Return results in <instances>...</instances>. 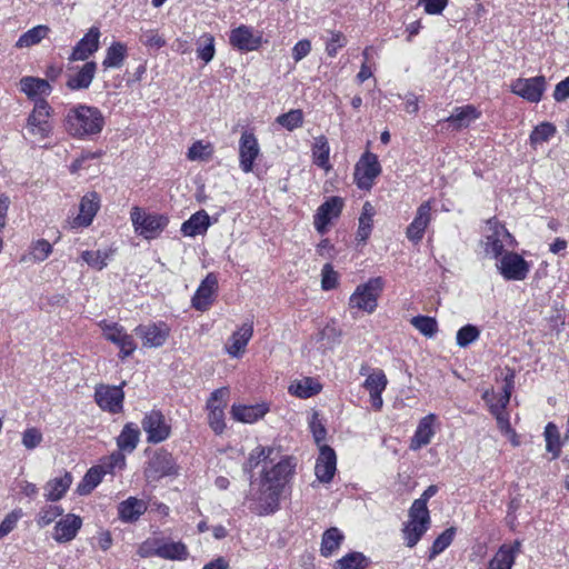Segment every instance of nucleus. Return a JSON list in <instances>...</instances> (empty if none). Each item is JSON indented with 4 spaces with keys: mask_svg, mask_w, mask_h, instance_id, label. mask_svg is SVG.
I'll use <instances>...</instances> for the list:
<instances>
[{
    "mask_svg": "<svg viewBox=\"0 0 569 569\" xmlns=\"http://www.w3.org/2000/svg\"><path fill=\"white\" fill-rule=\"evenodd\" d=\"M296 459L286 456L270 468H263L257 486L251 481L246 496L248 508L257 516H269L280 509V500L295 475Z\"/></svg>",
    "mask_w": 569,
    "mask_h": 569,
    "instance_id": "obj_1",
    "label": "nucleus"
},
{
    "mask_svg": "<svg viewBox=\"0 0 569 569\" xmlns=\"http://www.w3.org/2000/svg\"><path fill=\"white\" fill-rule=\"evenodd\" d=\"M64 126L72 137L83 139L102 131L104 117L97 107L77 104L68 110Z\"/></svg>",
    "mask_w": 569,
    "mask_h": 569,
    "instance_id": "obj_2",
    "label": "nucleus"
},
{
    "mask_svg": "<svg viewBox=\"0 0 569 569\" xmlns=\"http://www.w3.org/2000/svg\"><path fill=\"white\" fill-rule=\"evenodd\" d=\"M383 288L385 281L381 277L370 278L367 282L357 286L349 297V309L360 310L369 315L373 313L378 307V299Z\"/></svg>",
    "mask_w": 569,
    "mask_h": 569,
    "instance_id": "obj_3",
    "label": "nucleus"
},
{
    "mask_svg": "<svg viewBox=\"0 0 569 569\" xmlns=\"http://www.w3.org/2000/svg\"><path fill=\"white\" fill-rule=\"evenodd\" d=\"M52 108L44 99H38L33 109L27 118L26 129L34 139L42 141L50 137L52 132V122L50 120Z\"/></svg>",
    "mask_w": 569,
    "mask_h": 569,
    "instance_id": "obj_4",
    "label": "nucleus"
},
{
    "mask_svg": "<svg viewBox=\"0 0 569 569\" xmlns=\"http://www.w3.org/2000/svg\"><path fill=\"white\" fill-rule=\"evenodd\" d=\"M130 218L136 233L144 239H156L168 223L163 214L147 213L139 207L132 208Z\"/></svg>",
    "mask_w": 569,
    "mask_h": 569,
    "instance_id": "obj_5",
    "label": "nucleus"
},
{
    "mask_svg": "<svg viewBox=\"0 0 569 569\" xmlns=\"http://www.w3.org/2000/svg\"><path fill=\"white\" fill-rule=\"evenodd\" d=\"M178 473L179 467L176 459L163 449L156 450L144 468V477L150 481H158L164 477L177 476Z\"/></svg>",
    "mask_w": 569,
    "mask_h": 569,
    "instance_id": "obj_6",
    "label": "nucleus"
},
{
    "mask_svg": "<svg viewBox=\"0 0 569 569\" xmlns=\"http://www.w3.org/2000/svg\"><path fill=\"white\" fill-rule=\"evenodd\" d=\"M431 523L429 511L409 509L408 521L403 523L402 537L408 548H413L423 535L429 530Z\"/></svg>",
    "mask_w": 569,
    "mask_h": 569,
    "instance_id": "obj_7",
    "label": "nucleus"
},
{
    "mask_svg": "<svg viewBox=\"0 0 569 569\" xmlns=\"http://www.w3.org/2000/svg\"><path fill=\"white\" fill-rule=\"evenodd\" d=\"M488 233L485 240V251L497 259L503 256L505 247H513L515 239L510 232L496 219L488 221Z\"/></svg>",
    "mask_w": 569,
    "mask_h": 569,
    "instance_id": "obj_8",
    "label": "nucleus"
},
{
    "mask_svg": "<svg viewBox=\"0 0 569 569\" xmlns=\"http://www.w3.org/2000/svg\"><path fill=\"white\" fill-rule=\"evenodd\" d=\"M381 173L377 154L366 151L355 166V182L361 190H370L375 179Z\"/></svg>",
    "mask_w": 569,
    "mask_h": 569,
    "instance_id": "obj_9",
    "label": "nucleus"
},
{
    "mask_svg": "<svg viewBox=\"0 0 569 569\" xmlns=\"http://www.w3.org/2000/svg\"><path fill=\"white\" fill-rule=\"evenodd\" d=\"M120 386H110L100 383L94 388V400L98 407L109 413H120L123 409L124 392Z\"/></svg>",
    "mask_w": 569,
    "mask_h": 569,
    "instance_id": "obj_10",
    "label": "nucleus"
},
{
    "mask_svg": "<svg viewBox=\"0 0 569 569\" xmlns=\"http://www.w3.org/2000/svg\"><path fill=\"white\" fill-rule=\"evenodd\" d=\"M99 327L102 329L103 337L119 347L120 358L124 359L133 353L137 349L132 336L128 335L122 326L117 322H108L102 320L99 322Z\"/></svg>",
    "mask_w": 569,
    "mask_h": 569,
    "instance_id": "obj_11",
    "label": "nucleus"
},
{
    "mask_svg": "<svg viewBox=\"0 0 569 569\" xmlns=\"http://www.w3.org/2000/svg\"><path fill=\"white\" fill-rule=\"evenodd\" d=\"M141 423L142 429L147 433V441L149 443H159L170 437L171 427L159 410H152L146 413Z\"/></svg>",
    "mask_w": 569,
    "mask_h": 569,
    "instance_id": "obj_12",
    "label": "nucleus"
},
{
    "mask_svg": "<svg viewBox=\"0 0 569 569\" xmlns=\"http://www.w3.org/2000/svg\"><path fill=\"white\" fill-rule=\"evenodd\" d=\"M498 269L506 280H525L530 271L529 263L516 252H506L498 264Z\"/></svg>",
    "mask_w": 569,
    "mask_h": 569,
    "instance_id": "obj_13",
    "label": "nucleus"
},
{
    "mask_svg": "<svg viewBox=\"0 0 569 569\" xmlns=\"http://www.w3.org/2000/svg\"><path fill=\"white\" fill-rule=\"evenodd\" d=\"M546 90V79L543 76L532 78H518L511 84V91L526 99L529 102H539Z\"/></svg>",
    "mask_w": 569,
    "mask_h": 569,
    "instance_id": "obj_14",
    "label": "nucleus"
},
{
    "mask_svg": "<svg viewBox=\"0 0 569 569\" xmlns=\"http://www.w3.org/2000/svg\"><path fill=\"white\" fill-rule=\"evenodd\" d=\"M146 348H159L163 346L170 336V327L166 322L139 325L134 329Z\"/></svg>",
    "mask_w": 569,
    "mask_h": 569,
    "instance_id": "obj_15",
    "label": "nucleus"
},
{
    "mask_svg": "<svg viewBox=\"0 0 569 569\" xmlns=\"http://www.w3.org/2000/svg\"><path fill=\"white\" fill-rule=\"evenodd\" d=\"M260 156V146L256 136L243 131L239 139V167L244 173L253 170L254 162Z\"/></svg>",
    "mask_w": 569,
    "mask_h": 569,
    "instance_id": "obj_16",
    "label": "nucleus"
},
{
    "mask_svg": "<svg viewBox=\"0 0 569 569\" xmlns=\"http://www.w3.org/2000/svg\"><path fill=\"white\" fill-rule=\"evenodd\" d=\"M100 36L99 28L96 26L91 27L73 47L68 57L69 62L86 61L96 53L100 48Z\"/></svg>",
    "mask_w": 569,
    "mask_h": 569,
    "instance_id": "obj_17",
    "label": "nucleus"
},
{
    "mask_svg": "<svg viewBox=\"0 0 569 569\" xmlns=\"http://www.w3.org/2000/svg\"><path fill=\"white\" fill-rule=\"evenodd\" d=\"M431 210L430 201H425L418 207L412 222L406 230V236L412 243L417 244L422 240L425 231L431 222Z\"/></svg>",
    "mask_w": 569,
    "mask_h": 569,
    "instance_id": "obj_18",
    "label": "nucleus"
},
{
    "mask_svg": "<svg viewBox=\"0 0 569 569\" xmlns=\"http://www.w3.org/2000/svg\"><path fill=\"white\" fill-rule=\"evenodd\" d=\"M513 378L515 375L512 372L506 376L502 392L499 395H497L492 389H488L483 392L482 399L488 405L491 413L506 411L513 389Z\"/></svg>",
    "mask_w": 569,
    "mask_h": 569,
    "instance_id": "obj_19",
    "label": "nucleus"
},
{
    "mask_svg": "<svg viewBox=\"0 0 569 569\" xmlns=\"http://www.w3.org/2000/svg\"><path fill=\"white\" fill-rule=\"evenodd\" d=\"M337 470V456L332 448L327 445L320 447V453L315 466L317 479L322 483H329Z\"/></svg>",
    "mask_w": 569,
    "mask_h": 569,
    "instance_id": "obj_20",
    "label": "nucleus"
},
{
    "mask_svg": "<svg viewBox=\"0 0 569 569\" xmlns=\"http://www.w3.org/2000/svg\"><path fill=\"white\" fill-rule=\"evenodd\" d=\"M342 207L343 202L339 197H331L326 200L315 214L313 224L316 230L321 234L325 233L331 219L340 214Z\"/></svg>",
    "mask_w": 569,
    "mask_h": 569,
    "instance_id": "obj_21",
    "label": "nucleus"
},
{
    "mask_svg": "<svg viewBox=\"0 0 569 569\" xmlns=\"http://www.w3.org/2000/svg\"><path fill=\"white\" fill-rule=\"evenodd\" d=\"M388 385V379L381 369L373 370L365 380L363 388L370 395V402L376 411L381 410L383 406L382 392Z\"/></svg>",
    "mask_w": 569,
    "mask_h": 569,
    "instance_id": "obj_22",
    "label": "nucleus"
},
{
    "mask_svg": "<svg viewBox=\"0 0 569 569\" xmlns=\"http://www.w3.org/2000/svg\"><path fill=\"white\" fill-rule=\"evenodd\" d=\"M229 42L240 51H253L261 44V36L248 26H240L230 32Z\"/></svg>",
    "mask_w": 569,
    "mask_h": 569,
    "instance_id": "obj_23",
    "label": "nucleus"
},
{
    "mask_svg": "<svg viewBox=\"0 0 569 569\" xmlns=\"http://www.w3.org/2000/svg\"><path fill=\"white\" fill-rule=\"evenodd\" d=\"M218 289V279L213 273H209L198 287L192 297L191 303L196 310L206 311L212 305L213 295Z\"/></svg>",
    "mask_w": 569,
    "mask_h": 569,
    "instance_id": "obj_24",
    "label": "nucleus"
},
{
    "mask_svg": "<svg viewBox=\"0 0 569 569\" xmlns=\"http://www.w3.org/2000/svg\"><path fill=\"white\" fill-rule=\"evenodd\" d=\"M481 117V111L473 104L456 107L452 113L445 119L452 130L460 131L468 128L472 122Z\"/></svg>",
    "mask_w": 569,
    "mask_h": 569,
    "instance_id": "obj_25",
    "label": "nucleus"
},
{
    "mask_svg": "<svg viewBox=\"0 0 569 569\" xmlns=\"http://www.w3.org/2000/svg\"><path fill=\"white\" fill-rule=\"evenodd\" d=\"M97 68L98 66L94 61H87L78 68L77 72L68 76L67 88L72 91L88 89L96 77Z\"/></svg>",
    "mask_w": 569,
    "mask_h": 569,
    "instance_id": "obj_26",
    "label": "nucleus"
},
{
    "mask_svg": "<svg viewBox=\"0 0 569 569\" xmlns=\"http://www.w3.org/2000/svg\"><path fill=\"white\" fill-rule=\"evenodd\" d=\"M521 542L516 540L511 545L503 543L499 547L487 569H512L516 557L520 552Z\"/></svg>",
    "mask_w": 569,
    "mask_h": 569,
    "instance_id": "obj_27",
    "label": "nucleus"
},
{
    "mask_svg": "<svg viewBox=\"0 0 569 569\" xmlns=\"http://www.w3.org/2000/svg\"><path fill=\"white\" fill-rule=\"evenodd\" d=\"M82 526V519L73 513H68L54 526L53 539L57 542H68L76 538Z\"/></svg>",
    "mask_w": 569,
    "mask_h": 569,
    "instance_id": "obj_28",
    "label": "nucleus"
},
{
    "mask_svg": "<svg viewBox=\"0 0 569 569\" xmlns=\"http://www.w3.org/2000/svg\"><path fill=\"white\" fill-rule=\"evenodd\" d=\"M436 420V416L433 413L427 415L423 417L415 431V435L412 436L410 440L409 448L412 451H417L421 449L422 447H426L431 442V439L435 436V429L433 423Z\"/></svg>",
    "mask_w": 569,
    "mask_h": 569,
    "instance_id": "obj_29",
    "label": "nucleus"
},
{
    "mask_svg": "<svg viewBox=\"0 0 569 569\" xmlns=\"http://www.w3.org/2000/svg\"><path fill=\"white\" fill-rule=\"evenodd\" d=\"M100 208V197L97 192L84 194L80 201L79 214L74 219L78 227H88L91 224Z\"/></svg>",
    "mask_w": 569,
    "mask_h": 569,
    "instance_id": "obj_30",
    "label": "nucleus"
},
{
    "mask_svg": "<svg viewBox=\"0 0 569 569\" xmlns=\"http://www.w3.org/2000/svg\"><path fill=\"white\" fill-rule=\"evenodd\" d=\"M253 335V322L247 321L230 337V343L226 347L232 358H239Z\"/></svg>",
    "mask_w": 569,
    "mask_h": 569,
    "instance_id": "obj_31",
    "label": "nucleus"
},
{
    "mask_svg": "<svg viewBox=\"0 0 569 569\" xmlns=\"http://www.w3.org/2000/svg\"><path fill=\"white\" fill-rule=\"evenodd\" d=\"M209 227V214L204 210H199L182 223L181 232L187 237H196L206 233Z\"/></svg>",
    "mask_w": 569,
    "mask_h": 569,
    "instance_id": "obj_32",
    "label": "nucleus"
},
{
    "mask_svg": "<svg viewBox=\"0 0 569 569\" xmlns=\"http://www.w3.org/2000/svg\"><path fill=\"white\" fill-rule=\"evenodd\" d=\"M20 90L30 99L49 96L52 87L46 79L26 76L20 79Z\"/></svg>",
    "mask_w": 569,
    "mask_h": 569,
    "instance_id": "obj_33",
    "label": "nucleus"
},
{
    "mask_svg": "<svg viewBox=\"0 0 569 569\" xmlns=\"http://www.w3.org/2000/svg\"><path fill=\"white\" fill-rule=\"evenodd\" d=\"M71 483L72 476L69 472L49 480L44 486V498L48 501L60 500L66 495Z\"/></svg>",
    "mask_w": 569,
    "mask_h": 569,
    "instance_id": "obj_34",
    "label": "nucleus"
},
{
    "mask_svg": "<svg viewBox=\"0 0 569 569\" xmlns=\"http://www.w3.org/2000/svg\"><path fill=\"white\" fill-rule=\"evenodd\" d=\"M147 510L146 502L134 497L122 501L118 507L119 518L123 522H133Z\"/></svg>",
    "mask_w": 569,
    "mask_h": 569,
    "instance_id": "obj_35",
    "label": "nucleus"
},
{
    "mask_svg": "<svg viewBox=\"0 0 569 569\" xmlns=\"http://www.w3.org/2000/svg\"><path fill=\"white\" fill-rule=\"evenodd\" d=\"M268 411V408L264 405H254V406H236L233 405L231 408L232 418L237 421L244 423H252L257 420L261 419Z\"/></svg>",
    "mask_w": 569,
    "mask_h": 569,
    "instance_id": "obj_36",
    "label": "nucleus"
},
{
    "mask_svg": "<svg viewBox=\"0 0 569 569\" xmlns=\"http://www.w3.org/2000/svg\"><path fill=\"white\" fill-rule=\"evenodd\" d=\"M159 558L167 560H186L188 558L187 546L181 541H171L160 538Z\"/></svg>",
    "mask_w": 569,
    "mask_h": 569,
    "instance_id": "obj_37",
    "label": "nucleus"
},
{
    "mask_svg": "<svg viewBox=\"0 0 569 569\" xmlns=\"http://www.w3.org/2000/svg\"><path fill=\"white\" fill-rule=\"evenodd\" d=\"M140 430L137 425L128 422L117 437V446L121 451L132 452L139 442Z\"/></svg>",
    "mask_w": 569,
    "mask_h": 569,
    "instance_id": "obj_38",
    "label": "nucleus"
},
{
    "mask_svg": "<svg viewBox=\"0 0 569 569\" xmlns=\"http://www.w3.org/2000/svg\"><path fill=\"white\" fill-rule=\"evenodd\" d=\"M345 539L343 533L337 528L331 527L322 533L320 553L323 557H330L337 551Z\"/></svg>",
    "mask_w": 569,
    "mask_h": 569,
    "instance_id": "obj_39",
    "label": "nucleus"
},
{
    "mask_svg": "<svg viewBox=\"0 0 569 569\" xmlns=\"http://www.w3.org/2000/svg\"><path fill=\"white\" fill-rule=\"evenodd\" d=\"M274 449L271 447L258 446L250 453L247 461L243 463V471L251 473L261 462H273L272 455Z\"/></svg>",
    "mask_w": 569,
    "mask_h": 569,
    "instance_id": "obj_40",
    "label": "nucleus"
},
{
    "mask_svg": "<svg viewBox=\"0 0 569 569\" xmlns=\"http://www.w3.org/2000/svg\"><path fill=\"white\" fill-rule=\"evenodd\" d=\"M329 154L330 147L328 139L325 136L316 137L312 144L313 163L328 171L331 168L329 164Z\"/></svg>",
    "mask_w": 569,
    "mask_h": 569,
    "instance_id": "obj_41",
    "label": "nucleus"
},
{
    "mask_svg": "<svg viewBox=\"0 0 569 569\" xmlns=\"http://www.w3.org/2000/svg\"><path fill=\"white\" fill-rule=\"evenodd\" d=\"M127 58V47L122 42H113L106 51V57L102 61V66L106 69L109 68H121Z\"/></svg>",
    "mask_w": 569,
    "mask_h": 569,
    "instance_id": "obj_42",
    "label": "nucleus"
},
{
    "mask_svg": "<svg viewBox=\"0 0 569 569\" xmlns=\"http://www.w3.org/2000/svg\"><path fill=\"white\" fill-rule=\"evenodd\" d=\"M321 390L320 383L315 381L312 378H303L295 381L289 387V392L301 399L310 398Z\"/></svg>",
    "mask_w": 569,
    "mask_h": 569,
    "instance_id": "obj_43",
    "label": "nucleus"
},
{
    "mask_svg": "<svg viewBox=\"0 0 569 569\" xmlns=\"http://www.w3.org/2000/svg\"><path fill=\"white\" fill-rule=\"evenodd\" d=\"M102 469L103 466L90 468L78 485L77 492L81 496L89 495L102 481V477L106 475Z\"/></svg>",
    "mask_w": 569,
    "mask_h": 569,
    "instance_id": "obj_44",
    "label": "nucleus"
},
{
    "mask_svg": "<svg viewBox=\"0 0 569 569\" xmlns=\"http://www.w3.org/2000/svg\"><path fill=\"white\" fill-rule=\"evenodd\" d=\"M370 565V559L362 552L351 551L335 563V569H366Z\"/></svg>",
    "mask_w": 569,
    "mask_h": 569,
    "instance_id": "obj_45",
    "label": "nucleus"
},
{
    "mask_svg": "<svg viewBox=\"0 0 569 569\" xmlns=\"http://www.w3.org/2000/svg\"><path fill=\"white\" fill-rule=\"evenodd\" d=\"M376 211L373 206L370 202H365L362 207V211L359 218V228L357 231V238L360 241H366L371 231H372V223H373V216Z\"/></svg>",
    "mask_w": 569,
    "mask_h": 569,
    "instance_id": "obj_46",
    "label": "nucleus"
},
{
    "mask_svg": "<svg viewBox=\"0 0 569 569\" xmlns=\"http://www.w3.org/2000/svg\"><path fill=\"white\" fill-rule=\"evenodd\" d=\"M48 32L49 28L47 26H36L19 37L16 47L21 49L36 46L47 37Z\"/></svg>",
    "mask_w": 569,
    "mask_h": 569,
    "instance_id": "obj_47",
    "label": "nucleus"
},
{
    "mask_svg": "<svg viewBox=\"0 0 569 569\" xmlns=\"http://www.w3.org/2000/svg\"><path fill=\"white\" fill-rule=\"evenodd\" d=\"M340 336L341 331L333 322L327 323L317 335V341L321 343L320 348L325 352L326 350L332 349L340 342Z\"/></svg>",
    "mask_w": 569,
    "mask_h": 569,
    "instance_id": "obj_48",
    "label": "nucleus"
},
{
    "mask_svg": "<svg viewBox=\"0 0 569 569\" xmlns=\"http://www.w3.org/2000/svg\"><path fill=\"white\" fill-rule=\"evenodd\" d=\"M543 436L547 451L552 455V459L559 458L562 443L560 441L558 427L555 423L549 422L545 428Z\"/></svg>",
    "mask_w": 569,
    "mask_h": 569,
    "instance_id": "obj_49",
    "label": "nucleus"
},
{
    "mask_svg": "<svg viewBox=\"0 0 569 569\" xmlns=\"http://www.w3.org/2000/svg\"><path fill=\"white\" fill-rule=\"evenodd\" d=\"M456 535V528L450 527L447 528L442 533H440L429 550L428 560H433L437 556L443 552L453 541Z\"/></svg>",
    "mask_w": 569,
    "mask_h": 569,
    "instance_id": "obj_50",
    "label": "nucleus"
},
{
    "mask_svg": "<svg viewBox=\"0 0 569 569\" xmlns=\"http://www.w3.org/2000/svg\"><path fill=\"white\" fill-rule=\"evenodd\" d=\"M410 323L427 338H432L438 332V322L433 317L416 316Z\"/></svg>",
    "mask_w": 569,
    "mask_h": 569,
    "instance_id": "obj_51",
    "label": "nucleus"
},
{
    "mask_svg": "<svg viewBox=\"0 0 569 569\" xmlns=\"http://www.w3.org/2000/svg\"><path fill=\"white\" fill-rule=\"evenodd\" d=\"M111 251L108 250H86L81 253L82 260L96 270H102L107 267V260L110 258Z\"/></svg>",
    "mask_w": 569,
    "mask_h": 569,
    "instance_id": "obj_52",
    "label": "nucleus"
},
{
    "mask_svg": "<svg viewBox=\"0 0 569 569\" xmlns=\"http://www.w3.org/2000/svg\"><path fill=\"white\" fill-rule=\"evenodd\" d=\"M197 44L198 58L203 60L204 63L210 62L213 59L216 52L214 38L209 33H204L199 38Z\"/></svg>",
    "mask_w": 569,
    "mask_h": 569,
    "instance_id": "obj_53",
    "label": "nucleus"
},
{
    "mask_svg": "<svg viewBox=\"0 0 569 569\" xmlns=\"http://www.w3.org/2000/svg\"><path fill=\"white\" fill-rule=\"evenodd\" d=\"M556 133V127L551 122H542L535 127L530 133V143L532 146L550 140Z\"/></svg>",
    "mask_w": 569,
    "mask_h": 569,
    "instance_id": "obj_54",
    "label": "nucleus"
},
{
    "mask_svg": "<svg viewBox=\"0 0 569 569\" xmlns=\"http://www.w3.org/2000/svg\"><path fill=\"white\" fill-rule=\"evenodd\" d=\"M480 337V330L473 325L461 327L456 335V342L460 348H467Z\"/></svg>",
    "mask_w": 569,
    "mask_h": 569,
    "instance_id": "obj_55",
    "label": "nucleus"
},
{
    "mask_svg": "<svg viewBox=\"0 0 569 569\" xmlns=\"http://www.w3.org/2000/svg\"><path fill=\"white\" fill-rule=\"evenodd\" d=\"M212 156V147L210 143H204L198 140L188 149L187 158L190 161H207Z\"/></svg>",
    "mask_w": 569,
    "mask_h": 569,
    "instance_id": "obj_56",
    "label": "nucleus"
},
{
    "mask_svg": "<svg viewBox=\"0 0 569 569\" xmlns=\"http://www.w3.org/2000/svg\"><path fill=\"white\" fill-rule=\"evenodd\" d=\"M277 122L289 131H292L303 123V113L300 109H292L287 113L280 114Z\"/></svg>",
    "mask_w": 569,
    "mask_h": 569,
    "instance_id": "obj_57",
    "label": "nucleus"
},
{
    "mask_svg": "<svg viewBox=\"0 0 569 569\" xmlns=\"http://www.w3.org/2000/svg\"><path fill=\"white\" fill-rule=\"evenodd\" d=\"M63 513V509L59 506L48 505L43 507L37 517V523L39 527H47Z\"/></svg>",
    "mask_w": 569,
    "mask_h": 569,
    "instance_id": "obj_58",
    "label": "nucleus"
},
{
    "mask_svg": "<svg viewBox=\"0 0 569 569\" xmlns=\"http://www.w3.org/2000/svg\"><path fill=\"white\" fill-rule=\"evenodd\" d=\"M339 283V273L331 263H326L321 269V288L325 291L337 288Z\"/></svg>",
    "mask_w": 569,
    "mask_h": 569,
    "instance_id": "obj_59",
    "label": "nucleus"
},
{
    "mask_svg": "<svg viewBox=\"0 0 569 569\" xmlns=\"http://www.w3.org/2000/svg\"><path fill=\"white\" fill-rule=\"evenodd\" d=\"M23 511L20 508L10 511L0 523V539L8 536L16 527L18 521L22 518Z\"/></svg>",
    "mask_w": 569,
    "mask_h": 569,
    "instance_id": "obj_60",
    "label": "nucleus"
},
{
    "mask_svg": "<svg viewBox=\"0 0 569 569\" xmlns=\"http://www.w3.org/2000/svg\"><path fill=\"white\" fill-rule=\"evenodd\" d=\"M347 44L345 34L340 31H330V38L326 41V52L333 58L338 51Z\"/></svg>",
    "mask_w": 569,
    "mask_h": 569,
    "instance_id": "obj_61",
    "label": "nucleus"
},
{
    "mask_svg": "<svg viewBox=\"0 0 569 569\" xmlns=\"http://www.w3.org/2000/svg\"><path fill=\"white\" fill-rule=\"evenodd\" d=\"M100 466H103L102 470L106 475L113 473L116 469H123L126 466L123 451L119 449L118 451L112 452Z\"/></svg>",
    "mask_w": 569,
    "mask_h": 569,
    "instance_id": "obj_62",
    "label": "nucleus"
},
{
    "mask_svg": "<svg viewBox=\"0 0 569 569\" xmlns=\"http://www.w3.org/2000/svg\"><path fill=\"white\" fill-rule=\"evenodd\" d=\"M160 538H148L138 547L137 553L140 558L159 557Z\"/></svg>",
    "mask_w": 569,
    "mask_h": 569,
    "instance_id": "obj_63",
    "label": "nucleus"
},
{
    "mask_svg": "<svg viewBox=\"0 0 569 569\" xmlns=\"http://www.w3.org/2000/svg\"><path fill=\"white\" fill-rule=\"evenodd\" d=\"M140 42L148 49L152 50H159L166 44L163 37L156 30L142 31L140 36Z\"/></svg>",
    "mask_w": 569,
    "mask_h": 569,
    "instance_id": "obj_64",
    "label": "nucleus"
}]
</instances>
